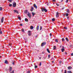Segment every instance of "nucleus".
Returning a JSON list of instances; mask_svg holds the SVG:
<instances>
[{
  "instance_id": "nucleus-53",
  "label": "nucleus",
  "mask_w": 73,
  "mask_h": 73,
  "mask_svg": "<svg viewBox=\"0 0 73 73\" xmlns=\"http://www.w3.org/2000/svg\"><path fill=\"white\" fill-rule=\"evenodd\" d=\"M52 1H54V2H55V1H55V0H52Z\"/></svg>"
},
{
  "instance_id": "nucleus-32",
  "label": "nucleus",
  "mask_w": 73,
  "mask_h": 73,
  "mask_svg": "<svg viewBox=\"0 0 73 73\" xmlns=\"http://www.w3.org/2000/svg\"><path fill=\"white\" fill-rule=\"evenodd\" d=\"M66 17L68 16V15H69V14L68 13H66Z\"/></svg>"
},
{
  "instance_id": "nucleus-61",
  "label": "nucleus",
  "mask_w": 73,
  "mask_h": 73,
  "mask_svg": "<svg viewBox=\"0 0 73 73\" xmlns=\"http://www.w3.org/2000/svg\"><path fill=\"white\" fill-rule=\"evenodd\" d=\"M44 59H46V57H44Z\"/></svg>"
},
{
  "instance_id": "nucleus-14",
  "label": "nucleus",
  "mask_w": 73,
  "mask_h": 73,
  "mask_svg": "<svg viewBox=\"0 0 73 73\" xmlns=\"http://www.w3.org/2000/svg\"><path fill=\"white\" fill-rule=\"evenodd\" d=\"M46 50L49 53H50V51H49V49L47 48Z\"/></svg>"
},
{
  "instance_id": "nucleus-29",
  "label": "nucleus",
  "mask_w": 73,
  "mask_h": 73,
  "mask_svg": "<svg viewBox=\"0 0 73 73\" xmlns=\"http://www.w3.org/2000/svg\"><path fill=\"white\" fill-rule=\"evenodd\" d=\"M62 41L64 42L65 41V39H64V38H62Z\"/></svg>"
},
{
  "instance_id": "nucleus-5",
  "label": "nucleus",
  "mask_w": 73,
  "mask_h": 73,
  "mask_svg": "<svg viewBox=\"0 0 73 73\" xmlns=\"http://www.w3.org/2000/svg\"><path fill=\"white\" fill-rule=\"evenodd\" d=\"M14 11L15 13H17V14H19V12H18V11L16 10H14Z\"/></svg>"
},
{
  "instance_id": "nucleus-1",
  "label": "nucleus",
  "mask_w": 73,
  "mask_h": 73,
  "mask_svg": "<svg viewBox=\"0 0 73 73\" xmlns=\"http://www.w3.org/2000/svg\"><path fill=\"white\" fill-rule=\"evenodd\" d=\"M13 7H15L16 6V3L15 2H13Z\"/></svg>"
},
{
  "instance_id": "nucleus-47",
  "label": "nucleus",
  "mask_w": 73,
  "mask_h": 73,
  "mask_svg": "<svg viewBox=\"0 0 73 73\" xmlns=\"http://www.w3.org/2000/svg\"><path fill=\"white\" fill-rule=\"evenodd\" d=\"M41 62H40V64H39V66H41Z\"/></svg>"
},
{
  "instance_id": "nucleus-10",
  "label": "nucleus",
  "mask_w": 73,
  "mask_h": 73,
  "mask_svg": "<svg viewBox=\"0 0 73 73\" xmlns=\"http://www.w3.org/2000/svg\"><path fill=\"white\" fill-rule=\"evenodd\" d=\"M68 70H70V69H72V67L70 66L68 67Z\"/></svg>"
},
{
  "instance_id": "nucleus-2",
  "label": "nucleus",
  "mask_w": 73,
  "mask_h": 73,
  "mask_svg": "<svg viewBox=\"0 0 73 73\" xmlns=\"http://www.w3.org/2000/svg\"><path fill=\"white\" fill-rule=\"evenodd\" d=\"M46 44V42H42V43L41 45V46L42 47L44 45H45Z\"/></svg>"
},
{
  "instance_id": "nucleus-12",
  "label": "nucleus",
  "mask_w": 73,
  "mask_h": 73,
  "mask_svg": "<svg viewBox=\"0 0 73 73\" xmlns=\"http://www.w3.org/2000/svg\"><path fill=\"white\" fill-rule=\"evenodd\" d=\"M36 29L37 31H38L39 29V26H37L36 28Z\"/></svg>"
},
{
  "instance_id": "nucleus-43",
  "label": "nucleus",
  "mask_w": 73,
  "mask_h": 73,
  "mask_svg": "<svg viewBox=\"0 0 73 73\" xmlns=\"http://www.w3.org/2000/svg\"><path fill=\"white\" fill-rule=\"evenodd\" d=\"M47 5L48 6H49V3H47Z\"/></svg>"
},
{
  "instance_id": "nucleus-24",
  "label": "nucleus",
  "mask_w": 73,
  "mask_h": 73,
  "mask_svg": "<svg viewBox=\"0 0 73 73\" xmlns=\"http://www.w3.org/2000/svg\"><path fill=\"white\" fill-rule=\"evenodd\" d=\"M32 13L33 15V16H34V15H35V13H34L33 12Z\"/></svg>"
},
{
  "instance_id": "nucleus-18",
  "label": "nucleus",
  "mask_w": 73,
  "mask_h": 73,
  "mask_svg": "<svg viewBox=\"0 0 73 73\" xmlns=\"http://www.w3.org/2000/svg\"><path fill=\"white\" fill-rule=\"evenodd\" d=\"M27 12H28V10H26L25 11V14L27 13Z\"/></svg>"
},
{
  "instance_id": "nucleus-63",
  "label": "nucleus",
  "mask_w": 73,
  "mask_h": 73,
  "mask_svg": "<svg viewBox=\"0 0 73 73\" xmlns=\"http://www.w3.org/2000/svg\"><path fill=\"white\" fill-rule=\"evenodd\" d=\"M1 56H0V58H1Z\"/></svg>"
},
{
  "instance_id": "nucleus-52",
  "label": "nucleus",
  "mask_w": 73,
  "mask_h": 73,
  "mask_svg": "<svg viewBox=\"0 0 73 73\" xmlns=\"http://www.w3.org/2000/svg\"><path fill=\"white\" fill-rule=\"evenodd\" d=\"M64 73H66V70H65V72Z\"/></svg>"
},
{
  "instance_id": "nucleus-7",
  "label": "nucleus",
  "mask_w": 73,
  "mask_h": 73,
  "mask_svg": "<svg viewBox=\"0 0 73 73\" xmlns=\"http://www.w3.org/2000/svg\"><path fill=\"white\" fill-rule=\"evenodd\" d=\"M4 22V17H2V19H1V23H3Z\"/></svg>"
},
{
  "instance_id": "nucleus-25",
  "label": "nucleus",
  "mask_w": 73,
  "mask_h": 73,
  "mask_svg": "<svg viewBox=\"0 0 73 73\" xmlns=\"http://www.w3.org/2000/svg\"><path fill=\"white\" fill-rule=\"evenodd\" d=\"M3 10V8L1 7H0V11H2Z\"/></svg>"
},
{
  "instance_id": "nucleus-34",
  "label": "nucleus",
  "mask_w": 73,
  "mask_h": 73,
  "mask_svg": "<svg viewBox=\"0 0 73 73\" xmlns=\"http://www.w3.org/2000/svg\"><path fill=\"white\" fill-rule=\"evenodd\" d=\"M25 42L26 43V42H27V39H25Z\"/></svg>"
},
{
  "instance_id": "nucleus-20",
  "label": "nucleus",
  "mask_w": 73,
  "mask_h": 73,
  "mask_svg": "<svg viewBox=\"0 0 73 73\" xmlns=\"http://www.w3.org/2000/svg\"><path fill=\"white\" fill-rule=\"evenodd\" d=\"M65 39L66 40V41H69V40H68V38H66Z\"/></svg>"
},
{
  "instance_id": "nucleus-21",
  "label": "nucleus",
  "mask_w": 73,
  "mask_h": 73,
  "mask_svg": "<svg viewBox=\"0 0 73 73\" xmlns=\"http://www.w3.org/2000/svg\"><path fill=\"white\" fill-rule=\"evenodd\" d=\"M22 32H25V31H24V29H21Z\"/></svg>"
},
{
  "instance_id": "nucleus-4",
  "label": "nucleus",
  "mask_w": 73,
  "mask_h": 73,
  "mask_svg": "<svg viewBox=\"0 0 73 73\" xmlns=\"http://www.w3.org/2000/svg\"><path fill=\"white\" fill-rule=\"evenodd\" d=\"M31 15L30 13H29L27 14V16L29 17V18H31Z\"/></svg>"
},
{
  "instance_id": "nucleus-54",
  "label": "nucleus",
  "mask_w": 73,
  "mask_h": 73,
  "mask_svg": "<svg viewBox=\"0 0 73 73\" xmlns=\"http://www.w3.org/2000/svg\"><path fill=\"white\" fill-rule=\"evenodd\" d=\"M31 12H32V11H33V10H32V9H31Z\"/></svg>"
},
{
  "instance_id": "nucleus-48",
  "label": "nucleus",
  "mask_w": 73,
  "mask_h": 73,
  "mask_svg": "<svg viewBox=\"0 0 73 73\" xmlns=\"http://www.w3.org/2000/svg\"><path fill=\"white\" fill-rule=\"evenodd\" d=\"M68 54V53H67V52H65V54Z\"/></svg>"
},
{
  "instance_id": "nucleus-56",
  "label": "nucleus",
  "mask_w": 73,
  "mask_h": 73,
  "mask_svg": "<svg viewBox=\"0 0 73 73\" xmlns=\"http://www.w3.org/2000/svg\"><path fill=\"white\" fill-rule=\"evenodd\" d=\"M59 62H60V63H61V61H60Z\"/></svg>"
},
{
  "instance_id": "nucleus-38",
  "label": "nucleus",
  "mask_w": 73,
  "mask_h": 73,
  "mask_svg": "<svg viewBox=\"0 0 73 73\" xmlns=\"http://www.w3.org/2000/svg\"><path fill=\"white\" fill-rule=\"evenodd\" d=\"M34 9V8L33 7H31V9L32 10H33V9Z\"/></svg>"
},
{
  "instance_id": "nucleus-6",
  "label": "nucleus",
  "mask_w": 73,
  "mask_h": 73,
  "mask_svg": "<svg viewBox=\"0 0 73 73\" xmlns=\"http://www.w3.org/2000/svg\"><path fill=\"white\" fill-rule=\"evenodd\" d=\"M9 72H11L12 70V67H9Z\"/></svg>"
},
{
  "instance_id": "nucleus-30",
  "label": "nucleus",
  "mask_w": 73,
  "mask_h": 73,
  "mask_svg": "<svg viewBox=\"0 0 73 73\" xmlns=\"http://www.w3.org/2000/svg\"><path fill=\"white\" fill-rule=\"evenodd\" d=\"M55 42H58V40L57 39H55Z\"/></svg>"
},
{
  "instance_id": "nucleus-60",
  "label": "nucleus",
  "mask_w": 73,
  "mask_h": 73,
  "mask_svg": "<svg viewBox=\"0 0 73 73\" xmlns=\"http://www.w3.org/2000/svg\"><path fill=\"white\" fill-rule=\"evenodd\" d=\"M40 60H41V57H40Z\"/></svg>"
},
{
  "instance_id": "nucleus-26",
  "label": "nucleus",
  "mask_w": 73,
  "mask_h": 73,
  "mask_svg": "<svg viewBox=\"0 0 73 73\" xmlns=\"http://www.w3.org/2000/svg\"><path fill=\"white\" fill-rule=\"evenodd\" d=\"M18 17L20 20L21 21V17Z\"/></svg>"
},
{
  "instance_id": "nucleus-8",
  "label": "nucleus",
  "mask_w": 73,
  "mask_h": 73,
  "mask_svg": "<svg viewBox=\"0 0 73 73\" xmlns=\"http://www.w3.org/2000/svg\"><path fill=\"white\" fill-rule=\"evenodd\" d=\"M58 15H59V13H58V12H57L56 15V17H58Z\"/></svg>"
},
{
  "instance_id": "nucleus-41",
  "label": "nucleus",
  "mask_w": 73,
  "mask_h": 73,
  "mask_svg": "<svg viewBox=\"0 0 73 73\" xmlns=\"http://www.w3.org/2000/svg\"><path fill=\"white\" fill-rule=\"evenodd\" d=\"M10 73H14V70L12 71V72H11Z\"/></svg>"
},
{
  "instance_id": "nucleus-59",
  "label": "nucleus",
  "mask_w": 73,
  "mask_h": 73,
  "mask_svg": "<svg viewBox=\"0 0 73 73\" xmlns=\"http://www.w3.org/2000/svg\"><path fill=\"white\" fill-rule=\"evenodd\" d=\"M52 63H53L54 62V61H52Z\"/></svg>"
},
{
  "instance_id": "nucleus-55",
  "label": "nucleus",
  "mask_w": 73,
  "mask_h": 73,
  "mask_svg": "<svg viewBox=\"0 0 73 73\" xmlns=\"http://www.w3.org/2000/svg\"><path fill=\"white\" fill-rule=\"evenodd\" d=\"M70 47H71V46H72V45H70Z\"/></svg>"
},
{
  "instance_id": "nucleus-50",
  "label": "nucleus",
  "mask_w": 73,
  "mask_h": 73,
  "mask_svg": "<svg viewBox=\"0 0 73 73\" xmlns=\"http://www.w3.org/2000/svg\"><path fill=\"white\" fill-rule=\"evenodd\" d=\"M68 0H67L66 1V3H68Z\"/></svg>"
},
{
  "instance_id": "nucleus-23",
  "label": "nucleus",
  "mask_w": 73,
  "mask_h": 73,
  "mask_svg": "<svg viewBox=\"0 0 73 73\" xmlns=\"http://www.w3.org/2000/svg\"><path fill=\"white\" fill-rule=\"evenodd\" d=\"M52 21H55V19L54 18H53L52 19Z\"/></svg>"
},
{
  "instance_id": "nucleus-45",
  "label": "nucleus",
  "mask_w": 73,
  "mask_h": 73,
  "mask_svg": "<svg viewBox=\"0 0 73 73\" xmlns=\"http://www.w3.org/2000/svg\"><path fill=\"white\" fill-rule=\"evenodd\" d=\"M71 56H73V53H72L71 54Z\"/></svg>"
},
{
  "instance_id": "nucleus-46",
  "label": "nucleus",
  "mask_w": 73,
  "mask_h": 73,
  "mask_svg": "<svg viewBox=\"0 0 73 73\" xmlns=\"http://www.w3.org/2000/svg\"><path fill=\"white\" fill-rule=\"evenodd\" d=\"M56 5H57V6H59V4H58L57 3H56Z\"/></svg>"
},
{
  "instance_id": "nucleus-42",
  "label": "nucleus",
  "mask_w": 73,
  "mask_h": 73,
  "mask_svg": "<svg viewBox=\"0 0 73 73\" xmlns=\"http://www.w3.org/2000/svg\"><path fill=\"white\" fill-rule=\"evenodd\" d=\"M12 64L13 65H15V62H13Z\"/></svg>"
},
{
  "instance_id": "nucleus-35",
  "label": "nucleus",
  "mask_w": 73,
  "mask_h": 73,
  "mask_svg": "<svg viewBox=\"0 0 73 73\" xmlns=\"http://www.w3.org/2000/svg\"><path fill=\"white\" fill-rule=\"evenodd\" d=\"M42 30V27L40 26V30Z\"/></svg>"
},
{
  "instance_id": "nucleus-3",
  "label": "nucleus",
  "mask_w": 73,
  "mask_h": 73,
  "mask_svg": "<svg viewBox=\"0 0 73 73\" xmlns=\"http://www.w3.org/2000/svg\"><path fill=\"white\" fill-rule=\"evenodd\" d=\"M31 31H28V35L29 36H31V35H32V33H31Z\"/></svg>"
},
{
  "instance_id": "nucleus-49",
  "label": "nucleus",
  "mask_w": 73,
  "mask_h": 73,
  "mask_svg": "<svg viewBox=\"0 0 73 73\" xmlns=\"http://www.w3.org/2000/svg\"><path fill=\"white\" fill-rule=\"evenodd\" d=\"M20 26H23V24H20Z\"/></svg>"
},
{
  "instance_id": "nucleus-58",
  "label": "nucleus",
  "mask_w": 73,
  "mask_h": 73,
  "mask_svg": "<svg viewBox=\"0 0 73 73\" xmlns=\"http://www.w3.org/2000/svg\"><path fill=\"white\" fill-rule=\"evenodd\" d=\"M63 1V0H61V2H62Z\"/></svg>"
},
{
  "instance_id": "nucleus-39",
  "label": "nucleus",
  "mask_w": 73,
  "mask_h": 73,
  "mask_svg": "<svg viewBox=\"0 0 73 73\" xmlns=\"http://www.w3.org/2000/svg\"><path fill=\"white\" fill-rule=\"evenodd\" d=\"M64 8H65V7H63V8H62L61 10H62L63 9H64Z\"/></svg>"
},
{
  "instance_id": "nucleus-37",
  "label": "nucleus",
  "mask_w": 73,
  "mask_h": 73,
  "mask_svg": "<svg viewBox=\"0 0 73 73\" xmlns=\"http://www.w3.org/2000/svg\"><path fill=\"white\" fill-rule=\"evenodd\" d=\"M50 54H49V55H48V58H50Z\"/></svg>"
},
{
  "instance_id": "nucleus-22",
  "label": "nucleus",
  "mask_w": 73,
  "mask_h": 73,
  "mask_svg": "<svg viewBox=\"0 0 73 73\" xmlns=\"http://www.w3.org/2000/svg\"><path fill=\"white\" fill-rule=\"evenodd\" d=\"M25 21H28V20L27 18H25Z\"/></svg>"
},
{
  "instance_id": "nucleus-15",
  "label": "nucleus",
  "mask_w": 73,
  "mask_h": 73,
  "mask_svg": "<svg viewBox=\"0 0 73 73\" xmlns=\"http://www.w3.org/2000/svg\"><path fill=\"white\" fill-rule=\"evenodd\" d=\"M67 73H72V71H68Z\"/></svg>"
},
{
  "instance_id": "nucleus-13",
  "label": "nucleus",
  "mask_w": 73,
  "mask_h": 73,
  "mask_svg": "<svg viewBox=\"0 0 73 73\" xmlns=\"http://www.w3.org/2000/svg\"><path fill=\"white\" fill-rule=\"evenodd\" d=\"M33 28H34V27H33V26H31L30 27V29H33Z\"/></svg>"
},
{
  "instance_id": "nucleus-33",
  "label": "nucleus",
  "mask_w": 73,
  "mask_h": 73,
  "mask_svg": "<svg viewBox=\"0 0 73 73\" xmlns=\"http://www.w3.org/2000/svg\"><path fill=\"white\" fill-rule=\"evenodd\" d=\"M35 69H36V68H37V66H35Z\"/></svg>"
},
{
  "instance_id": "nucleus-64",
  "label": "nucleus",
  "mask_w": 73,
  "mask_h": 73,
  "mask_svg": "<svg viewBox=\"0 0 73 73\" xmlns=\"http://www.w3.org/2000/svg\"><path fill=\"white\" fill-rule=\"evenodd\" d=\"M53 60V58H52L51 59V60Z\"/></svg>"
},
{
  "instance_id": "nucleus-16",
  "label": "nucleus",
  "mask_w": 73,
  "mask_h": 73,
  "mask_svg": "<svg viewBox=\"0 0 73 73\" xmlns=\"http://www.w3.org/2000/svg\"><path fill=\"white\" fill-rule=\"evenodd\" d=\"M44 11L45 12H47V11H48V10L45 9H44Z\"/></svg>"
},
{
  "instance_id": "nucleus-51",
  "label": "nucleus",
  "mask_w": 73,
  "mask_h": 73,
  "mask_svg": "<svg viewBox=\"0 0 73 73\" xmlns=\"http://www.w3.org/2000/svg\"><path fill=\"white\" fill-rule=\"evenodd\" d=\"M50 36H52V34L51 33H50Z\"/></svg>"
},
{
  "instance_id": "nucleus-62",
  "label": "nucleus",
  "mask_w": 73,
  "mask_h": 73,
  "mask_svg": "<svg viewBox=\"0 0 73 73\" xmlns=\"http://www.w3.org/2000/svg\"><path fill=\"white\" fill-rule=\"evenodd\" d=\"M68 18H69V17H67V19H68Z\"/></svg>"
},
{
  "instance_id": "nucleus-28",
  "label": "nucleus",
  "mask_w": 73,
  "mask_h": 73,
  "mask_svg": "<svg viewBox=\"0 0 73 73\" xmlns=\"http://www.w3.org/2000/svg\"><path fill=\"white\" fill-rule=\"evenodd\" d=\"M8 1H9L10 3H12V0H8Z\"/></svg>"
},
{
  "instance_id": "nucleus-9",
  "label": "nucleus",
  "mask_w": 73,
  "mask_h": 73,
  "mask_svg": "<svg viewBox=\"0 0 73 73\" xmlns=\"http://www.w3.org/2000/svg\"><path fill=\"white\" fill-rule=\"evenodd\" d=\"M5 64H8V62L7 60H5Z\"/></svg>"
},
{
  "instance_id": "nucleus-44",
  "label": "nucleus",
  "mask_w": 73,
  "mask_h": 73,
  "mask_svg": "<svg viewBox=\"0 0 73 73\" xmlns=\"http://www.w3.org/2000/svg\"><path fill=\"white\" fill-rule=\"evenodd\" d=\"M64 28L65 29H67V28L65 27H64Z\"/></svg>"
},
{
  "instance_id": "nucleus-17",
  "label": "nucleus",
  "mask_w": 73,
  "mask_h": 73,
  "mask_svg": "<svg viewBox=\"0 0 73 73\" xmlns=\"http://www.w3.org/2000/svg\"><path fill=\"white\" fill-rule=\"evenodd\" d=\"M64 50H65V49L62 48V52H64Z\"/></svg>"
},
{
  "instance_id": "nucleus-27",
  "label": "nucleus",
  "mask_w": 73,
  "mask_h": 73,
  "mask_svg": "<svg viewBox=\"0 0 73 73\" xmlns=\"http://www.w3.org/2000/svg\"><path fill=\"white\" fill-rule=\"evenodd\" d=\"M9 7H12V4H10L9 5Z\"/></svg>"
},
{
  "instance_id": "nucleus-57",
  "label": "nucleus",
  "mask_w": 73,
  "mask_h": 73,
  "mask_svg": "<svg viewBox=\"0 0 73 73\" xmlns=\"http://www.w3.org/2000/svg\"><path fill=\"white\" fill-rule=\"evenodd\" d=\"M42 54H44V52H42Z\"/></svg>"
},
{
  "instance_id": "nucleus-19",
  "label": "nucleus",
  "mask_w": 73,
  "mask_h": 73,
  "mask_svg": "<svg viewBox=\"0 0 73 73\" xmlns=\"http://www.w3.org/2000/svg\"><path fill=\"white\" fill-rule=\"evenodd\" d=\"M67 11H66V12H67V13H69V12H70V11L69 10V9H67Z\"/></svg>"
},
{
  "instance_id": "nucleus-40",
  "label": "nucleus",
  "mask_w": 73,
  "mask_h": 73,
  "mask_svg": "<svg viewBox=\"0 0 73 73\" xmlns=\"http://www.w3.org/2000/svg\"><path fill=\"white\" fill-rule=\"evenodd\" d=\"M27 73H31V72H30V71H28L27 72Z\"/></svg>"
},
{
  "instance_id": "nucleus-11",
  "label": "nucleus",
  "mask_w": 73,
  "mask_h": 73,
  "mask_svg": "<svg viewBox=\"0 0 73 73\" xmlns=\"http://www.w3.org/2000/svg\"><path fill=\"white\" fill-rule=\"evenodd\" d=\"M34 8H35L36 9L37 8V6L36 5V4H34Z\"/></svg>"
},
{
  "instance_id": "nucleus-31",
  "label": "nucleus",
  "mask_w": 73,
  "mask_h": 73,
  "mask_svg": "<svg viewBox=\"0 0 73 73\" xmlns=\"http://www.w3.org/2000/svg\"><path fill=\"white\" fill-rule=\"evenodd\" d=\"M53 49H56V46H53Z\"/></svg>"
},
{
  "instance_id": "nucleus-36",
  "label": "nucleus",
  "mask_w": 73,
  "mask_h": 73,
  "mask_svg": "<svg viewBox=\"0 0 73 73\" xmlns=\"http://www.w3.org/2000/svg\"><path fill=\"white\" fill-rule=\"evenodd\" d=\"M44 9H42V12H44Z\"/></svg>"
}]
</instances>
